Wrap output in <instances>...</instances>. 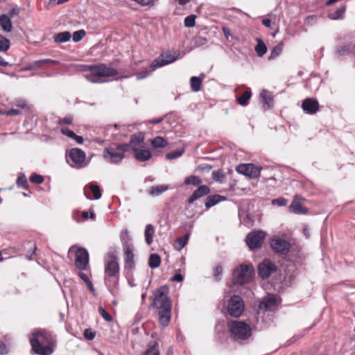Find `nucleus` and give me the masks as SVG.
I'll return each instance as SVG.
<instances>
[{
    "instance_id": "obj_20",
    "label": "nucleus",
    "mask_w": 355,
    "mask_h": 355,
    "mask_svg": "<svg viewBox=\"0 0 355 355\" xmlns=\"http://www.w3.org/2000/svg\"><path fill=\"white\" fill-rule=\"evenodd\" d=\"M134 247L128 246L123 248L124 260H125V269L132 270L135 268V254L133 253Z\"/></svg>"
},
{
    "instance_id": "obj_30",
    "label": "nucleus",
    "mask_w": 355,
    "mask_h": 355,
    "mask_svg": "<svg viewBox=\"0 0 355 355\" xmlns=\"http://www.w3.org/2000/svg\"><path fill=\"white\" fill-rule=\"evenodd\" d=\"M120 237L123 243V249L126 248L128 246L130 248L133 247L131 238L127 230H124L121 232Z\"/></svg>"
},
{
    "instance_id": "obj_48",
    "label": "nucleus",
    "mask_w": 355,
    "mask_h": 355,
    "mask_svg": "<svg viewBox=\"0 0 355 355\" xmlns=\"http://www.w3.org/2000/svg\"><path fill=\"white\" fill-rule=\"evenodd\" d=\"M85 35V32L83 30H79L73 33V40L76 42H79Z\"/></svg>"
},
{
    "instance_id": "obj_19",
    "label": "nucleus",
    "mask_w": 355,
    "mask_h": 355,
    "mask_svg": "<svg viewBox=\"0 0 355 355\" xmlns=\"http://www.w3.org/2000/svg\"><path fill=\"white\" fill-rule=\"evenodd\" d=\"M280 303L279 300L274 295H268L260 304V308L264 307L266 311H272Z\"/></svg>"
},
{
    "instance_id": "obj_6",
    "label": "nucleus",
    "mask_w": 355,
    "mask_h": 355,
    "mask_svg": "<svg viewBox=\"0 0 355 355\" xmlns=\"http://www.w3.org/2000/svg\"><path fill=\"white\" fill-rule=\"evenodd\" d=\"M254 274L252 265L241 264L233 272L232 283L234 284L243 285L250 282Z\"/></svg>"
},
{
    "instance_id": "obj_33",
    "label": "nucleus",
    "mask_w": 355,
    "mask_h": 355,
    "mask_svg": "<svg viewBox=\"0 0 355 355\" xmlns=\"http://www.w3.org/2000/svg\"><path fill=\"white\" fill-rule=\"evenodd\" d=\"M71 38L69 32L65 31L54 35V40L57 43H63L69 41Z\"/></svg>"
},
{
    "instance_id": "obj_26",
    "label": "nucleus",
    "mask_w": 355,
    "mask_h": 355,
    "mask_svg": "<svg viewBox=\"0 0 355 355\" xmlns=\"http://www.w3.org/2000/svg\"><path fill=\"white\" fill-rule=\"evenodd\" d=\"M204 75L202 77L193 76L190 79V85L191 90L194 92H199L201 89L202 83L203 80Z\"/></svg>"
},
{
    "instance_id": "obj_27",
    "label": "nucleus",
    "mask_w": 355,
    "mask_h": 355,
    "mask_svg": "<svg viewBox=\"0 0 355 355\" xmlns=\"http://www.w3.org/2000/svg\"><path fill=\"white\" fill-rule=\"evenodd\" d=\"M168 189V187L167 185L161 184L152 187L149 191L148 193L153 197L158 196L161 195L162 193L165 192Z\"/></svg>"
},
{
    "instance_id": "obj_55",
    "label": "nucleus",
    "mask_w": 355,
    "mask_h": 355,
    "mask_svg": "<svg viewBox=\"0 0 355 355\" xmlns=\"http://www.w3.org/2000/svg\"><path fill=\"white\" fill-rule=\"evenodd\" d=\"M96 336L95 332L92 331L89 329H86L84 331V336L88 340H93Z\"/></svg>"
},
{
    "instance_id": "obj_24",
    "label": "nucleus",
    "mask_w": 355,
    "mask_h": 355,
    "mask_svg": "<svg viewBox=\"0 0 355 355\" xmlns=\"http://www.w3.org/2000/svg\"><path fill=\"white\" fill-rule=\"evenodd\" d=\"M0 25L5 32H10L12 28L10 18L7 15L0 16Z\"/></svg>"
},
{
    "instance_id": "obj_32",
    "label": "nucleus",
    "mask_w": 355,
    "mask_h": 355,
    "mask_svg": "<svg viewBox=\"0 0 355 355\" xmlns=\"http://www.w3.org/2000/svg\"><path fill=\"white\" fill-rule=\"evenodd\" d=\"M154 234L155 229L153 226L150 224L147 225L145 229V240L148 245L152 243Z\"/></svg>"
},
{
    "instance_id": "obj_29",
    "label": "nucleus",
    "mask_w": 355,
    "mask_h": 355,
    "mask_svg": "<svg viewBox=\"0 0 355 355\" xmlns=\"http://www.w3.org/2000/svg\"><path fill=\"white\" fill-rule=\"evenodd\" d=\"M150 144L154 148H161L166 147L168 141L162 137L157 136L151 139Z\"/></svg>"
},
{
    "instance_id": "obj_47",
    "label": "nucleus",
    "mask_w": 355,
    "mask_h": 355,
    "mask_svg": "<svg viewBox=\"0 0 355 355\" xmlns=\"http://www.w3.org/2000/svg\"><path fill=\"white\" fill-rule=\"evenodd\" d=\"M72 122H73V116L69 115V116L64 117L63 119H60L58 121V124L61 127H64V125H70L72 123Z\"/></svg>"
},
{
    "instance_id": "obj_3",
    "label": "nucleus",
    "mask_w": 355,
    "mask_h": 355,
    "mask_svg": "<svg viewBox=\"0 0 355 355\" xmlns=\"http://www.w3.org/2000/svg\"><path fill=\"white\" fill-rule=\"evenodd\" d=\"M119 265L116 259L110 257L105 262V284L112 295H116L119 286Z\"/></svg>"
},
{
    "instance_id": "obj_53",
    "label": "nucleus",
    "mask_w": 355,
    "mask_h": 355,
    "mask_svg": "<svg viewBox=\"0 0 355 355\" xmlns=\"http://www.w3.org/2000/svg\"><path fill=\"white\" fill-rule=\"evenodd\" d=\"M223 274V268L221 266H217L214 269V277L216 280H220Z\"/></svg>"
},
{
    "instance_id": "obj_64",
    "label": "nucleus",
    "mask_w": 355,
    "mask_h": 355,
    "mask_svg": "<svg viewBox=\"0 0 355 355\" xmlns=\"http://www.w3.org/2000/svg\"><path fill=\"white\" fill-rule=\"evenodd\" d=\"M223 32L226 39L228 40L229 37L231 35L230 31L227 28L223 26Z\"/></svg>"
},
{
    "instance_id": "obj_28",
    "label": "nucleus",
    "mask_w": 355,
    "mask_h": 355,
    "mask_svg": "<svg viewBox=\"0 0 355 355\" xmlns=\"http://www.w3.org/2000/svg\"><path fill=\"white\" fill-rule=\"evenodd\" d=\"M225 198L219 195H214V196H209L207 198V201L205 202V207L207 208H210L215 205H216L218 202L225 200Z\"/></svg>"
},
{
    "instance_id": "obj_44",
    "label": "nucleus",
    "mask_w": 355,
    "mask_h": 355,
    "mask_svg": "<svg viewBox=\"0 0 355 355\" xmlns=\"http://www.w3.org/2000/svg\"><path fill=\"white\" fill-rule=\"evenodd\" d=\"M183 153H184L183 149L178 150L167 153L166 155V157L167 159H176V158L181 157L183 155Z\"/></svg>"
},
{
    "instance_id": "obj_52",
    "label": "nucleus",
    "mask_w": 355,
    "mask_h": 355,
    "mask_svg": "<svg viewBox=\"0 0 355 355\" xmlns=\"http://www.w3.org/2000/svg\"><path fill=\"white\" fill-rule=\"evenodd\" d=\"M60 132L65 136L71 138V139H73V137H75V133L69 130V128H66V127H61L60 128Z\"/></svg>"
},
{
    "instance_id": "obj_18",
    "label": "nucleus",
    "mask_w": 355,
    "mask_h": 355,
    "mask_svg": "<svg viewBox=\"0 0 355 355\" xmlns=\"http://www.w3.org/2000/svg\"><path fill=\"white\" fill-rule=\"evenodd\" d=\"M84 193L87 199L98 200L101 198V191L99 187L94 183H89L84 188Z\"/></svg>"
},
{
    "instance_id": "obj_61",
    "label": "nucleus",
    "mask_w": 355,
    "mask_h": 355,
    "mask_svg": "<svg viewBox=\"0 0 355 355\" xmlns=\"http://www.w3.org/2000/svg\"><path fill=\"white\" fill-rule=\"evenodd\" d=\"M7 346L2 342L0 341V354H5L8 353Z\"/></svg>"
},
{
    "instance_id": "obj_42",
    "label": "nucleus",
    "mask_w": 355,
    "mask_h": 355,
    "mask_svg": "<svg viewBox=\"0 0 355 355\" xmlns=\"http://www.w3.org/2000/svg\"><path fill=\"white\" fill-rule=\"evenodd\" d=\"M10 48V41L0 35V51L5 52Z\"/></svg>"
},
{
    "instance_id": "obj_12",
    "label": "nucleus",
    "mask_w": 355,
    "mask_h": 355,
    "mask_svg": "<svg viewBox=\"0 0 355 355\" xmlns=\"http://www.w3.org/2000/svg\"><path fill=\"white\" fill-rule=\"evenodd\" d=\"M270 246L275 252L286 254L290 250L291 245L287 240L278 236H275L271 239Z\"/></svg>"
},
{
    "instance_id": "obj_17",
    "label": "nucleus",
    "mask_w": 355,
    "mask_h": 355,
    "mask_svg": "<svg viewBox=\"0 0 355 355\" xmlns=\"http://www.w3.org/2000/svg\"><path fill=\"white\" fill-rule=\"evenodd\" d=\"M302 108L307 114H315L319 110L318 101L311 98H306L302 101Z\"/></svg>"
},
{
    "instance_id": "obj_63",
    "label": "nucleus",
    "mask_w": 355,
    "mask_h": 355,
    "mask_svg": "<svg viewBox=\"0 0 355 355\" xmlns=\"http://www.w3.org/2000/svg\"><path fill=\"white\" fill-rule=\"evenodd\" d=\"M79 276L87 284L88 282H89V279L88 277V276L85 274V273H83L82 272H79Z\"/></svg>"
},
{
    "instance_id": "obj_54",
    "label": "nucleus",
    "mask_w": 355,
    "mask_h": 355,
    "mask_svg": "<svg viewBox=\"0 0 355 355\" xmlns=\"http://www.w3.org/2000/svg\"><path fill=\"white\" fill-rule=\"evenodd\" d=\"M287 202V200L284 198H278L272 200V205H277L279 206H286Z\"/></svg>"
},
{
    "instance_id": "obj_45",
    "label": "nucleus",
    "mask_w": 355,
    "mask_h": 355,
    "mask_svg": "<svg viewBox=\"0 0 355 355\" xmlns=\"http://www.w3.org/2000/svg\"><path fill=\"white\" fill-rule=\"evenodd\" d=\"M145 355H159L157 345L154 343L153 345H149Z\"/></svg>"
},
{
    "instance_id": "obj_57",
    "label": "nucleus",
    "mask_w": 355,
    "mask_h": 355,
    "mask_svg": "<svg viewBox=\"0 0 355 355\" xmlns=\"http://www.w3.org/2000/svg\"><path fill=\"white\" fill-rule=\"evenodd\" d=\"M212 176L216 181H221L224 175L220 171H214L212 172Z\"/></svg>"
},
{
    "instance_id": "obj_43",
    "label": "nucleus",
    "mask_w": 355,
    "mask_h": 355,
    "mask_svg": "<svg viewBox=\"0 0 355 355\" xmlns=\"http://www.w3.org/2000/svg\"><path fill=\"white\" fill-rule=\"evenodd\" d=\"M196 15H190L184 19V26L187 27H193L196 25Z\"/></svg>"
},
{
    "instance_id": "obj_62",
    "label": "nucleus",
    "mask_w": 355,
    "mask_h": 355,
    "mask_svg": "<svg viewBox=\"0 0 355 355\" xmlns=\"http://www.w3.org/2000/svg\"><path fill=\"white\" fill-rule=\"evenodd\" d=\"M172 282H180L183 280V276L181 274H176L171 278Z\"/></svg>"
},
{
    "instance_id": "obj_36",
    "label": "nucleus",
    "mask_w": 355,
    "mask_h": 355,
    "mask_svg": "<svg viewBox=\"0 0 355 355\" xmlns=\"http://www.w3.org/2000/svg\"><path fill=\"white\" fill-rule=\"evenodd\" d=\"M32 64V67L33 69L40 68L44 64H57L59 63L58 60H51V59H44L36 60L33 62H31Z\"/></svg>"
},
{
    "instance_id": "obj_34",
    "label": "nucleus",
    "mask_w": 355,
    "mask_h": 355,
    "mask_svg": "<svg viewBox=\"0 0 355 355\" xmlns=\"http://www.w3.org/2000/svg\"><path fill=\"white\" fill-rule=\"evenodd\" d=\"M260 97L261 98V101L267 107H270L272 103V98L271 96V94L269 92L266 90H263L260 94Z\"/></svg>"
},
{
    "instance_id": "obj_49",
    "label": "nucleus",
    "mask_w": 355,
    "mask_h": 355,
    "mask_svg": "<svg viewBox=\"0 0 355 355\" xmlns=\"http://www.w3.org/2000/svg\"><path fill=\"white\" fill-rule=\"evenodd\" d=\"M98 312L105 320H106L107 322L112 321V316L103 307L98 308Z\"/></svg>"
},
{
    "instance_id": "obj_15",
    "label": "nucleus",
    "mask_w": 355,
    "mask_h": 355,
    "mask_svg": "<svg viewBox=\"0 0 355 355\" xmlns=\"http://www.w3.org/2000/svg\"><path fill=\"white\" fill-rule=\"evenodd\" d=\"M144 134L143 132H137L131 135L128 144H123V145H127L128 146V150L131 149L133 152L140 148L144 147Z\"/></svg>"
},
{
    "instance_id": "obj_4",
    "label": "nucleus",
    "mask_w": 355,
    "mask_h": 355,
    "mask_svg": "<svg viewBox=\"0 0 355 355\" xmlns=\"http://www.w3.org/2000/svg\"><path fill=\"white\" fill-rule=\"evenodd\" d=\"M84 70L90 72L85 75V78L93 83H104L105 78L114 77L118 73L116 69L103 64L85 66Z\"/></svg>"
},
{
    "instance_id": "obj_41",
    "label": "nucleus",
    "mask_w": 355,
    "mask_h": 355,
    "mask_svg": "<svg viewBox=\"0 0 355 355\" xmlns=\"http://www.w3.org/2000/svg\"><path fill=\"white\" fill-rule=\"evenodd\" d=\"M250 98L251 92L245 91L241 97L238 98L237 101L241 105L245 106L248 104V101Z\"/></svg>"
},
{
    "instance_id": "obj_60",
    "label": "nucleus",
    "mask_w": 355,
    "mask_h": 355,
    "mask_svg": "<svg viewBox=\"0 0 355 355\" xmlns=\"http://www.w3.org/2000/svg\"><path fill=\"white\" fill-rule=\"evenodd\" d=\"M20 113H21L20 111L19 110H17V109H11V110H8V111L4 112V114L8 115V116L18 115Z\"/></svg>"
},
{
    "instance_id": "obj_37",
    "label": "nucleus",
    "mask_w": 355,
    "mask_h": 355,
    "mask_svg": "<svg viewBox=\"0 0 355 355\" xmlns=\"http://www.w3.org/2000/svg\"><path fill=\"white\" fill-rule=\"evenodd\" d=\"M161 263L160 257L157 254H152L148 260V265L151 268H157Z\"/></svg>"
},
{
    "instance_id": "obj_9",
    "label": "nucleus",
    "mask_w": 355,
    "mask_h": 355,
    "mask_svg": "<svg viewBox=\"0 0 355 355\" xmlns=\"http://www.w3.org/2000/svg\"><path fill=\"white\" fill-rule=\"evenodd\" d=\"M180 57V53L176 51H168L162 53L157 58L150 64V68L157 69L168 64L174 62Z\"/></svg>"
},
{
    "instance_id": "obj_58",
    "label": "nucleus",
    "mask_w": 355,
    "mask_h": 355,
    "mask_svg": "<svg viewBox=\"0 0 355 355\" xmlns=\"http://www.w3.org/2000/svg\"><path fill=\"white\" fill-rule=\"evenodd\" d=\"M317 17L315 15L308 16L305 19V24L309 25H313L316 23Z\"/></svg>"
},
{
    "instance_id": "obj_10",
    "label": "nucleus",
    "mask_w": 355,
    "mask_h": 355,
    "mask_svg": "<svg viewBox=\"0 0 355 355\" xmlns=\"http://www.w3.org/2000/svg\"><path fill=\"white\" fill-rule=\"evenodd\" d=\"M243 302L239 296L234 295L229 300L227 311L231 316L239 317L243 313Z\"/></svg>"
},
{
    "instance_id": "obj_7",
    "label": "nucleus",
    "mask_w": 355,
    "mask_h": 355,
    "mask_svg": "<svg viewBox=\"0 0 355 355\" xmlns=\"http://www.w3.org/2000/svg\"><path fill=\"white\" fill-rule=\"evenodd\" d=\"M128 151V146L123 144H114L103 150V157L112 163H119L124 157V153Z\"/></svg>"
},
{
    "instance_id": "obj_8",
    "label": "nucleus",
    "mask_w": 355,
    "mask_h": 355,
    "mask_svg": "<svg viewBox=\"0 0 355 355\" xmlns=\"http://www.w3.org/2000/svg\"><path fill=\"white\" fill-rule=\"evenodd\" d=\"M67 161L71 167L76 168H84L88 164L85 153L78 148H71L69 151Z\"/></svg>"
},
{
    "instance_id": "obj_51",
    "label": "nucleus",
    "mask_w": 355,
    "mask_h": 355,
    "mask_svg": "<svg viewBox=\"0 0 355 355\" xmlns=\"http://www.w3.org/2000/svg\"><path fill=\"white\" fill-rule=\"evenodd\" d=\"M30 181L33 183L42 184L44 182V178L37 174H34L30 178Z\"/></svg>"
},
{
    "instance_id": "obj_56",
    "label": "nucleus",
    "mask_w": 355,
    "mask_h": 355,
    "mask_svg": "<svg viewBox=\"0 0 355 355\" xmlns=\"http://www.w3.org/2000/svg\"><path fill=\"white\" fill-rule=\"evenodd\" d=\"M207 40L205 37H198L195 39V44L197 46H200L206 44Z\"/></svg>"
},
{
    "instance_id": "obj_23",
    "label": "nucleus",
    "mask_w": 355,
    "mask_h": 355,
    "mask_svg": "<svg viewBox=\"0 0 355 355\" xmlns=\"http://www.w3.org/2000/svg\"><path fill=\"white\" fill-rule=\"evenodd\" d=\"M289 209L291 212L296 214H303L307 212V209L302 205L297 198L292 202Z\"/></svg>"
},
{
    "instance_id": "obj_40",
    "label": "nucleus",
    "mask_w": 355,
    "mask_h": 355,
    "mask_svg": "<svg viewBox=\"0 0 355 355\" xmlns=\"http://www.w3.org/2000/svg\"><path fill=\"white\" fill-rule=\"evenodd\" d=\"M202 183V180L196 175H190L187 177L184 180V184L189 185L192 184L194 186H198Z\"/></svg>"
},
{
    "instance_id": "obj_35",
    "label": "nucleus",
    "mask_w": 355,
    "mask_h": 355,
    "mask_svg": "<svg viewBox=\"0 0 355 355\" xmlns=\"http://www.w3.org/2000/svg\"><path fill=\"white\" fill-rule=\"evenodd\" d=\"M345 7L341 6L336 11L329 12L328 16L331 19H341L344 17Z\"/></svg>"
},
{
    "instance_id": "obj_16",
    "label": "nucleus",
    "mask_w": 355,
    "mask_h": 355,
    "mask_svg": "<svg viewBox=\"0 0 355 355\" xmlns=\"http://www.w3.org/2000/svg\"><path fill=\"white\" fill-rule=\"evenodd\" d=\"M258 269L260 277L265 279L276 270V266L271 261L265 259L259 265Z\"/></svg>"
},
{
    "instance_id": "obj_25",
    "label": "nucleus",
    "mask_w": 355,
    "mask_h": 355,
    "mask_svg": "<svg viewBox=\"0 0 355 355\" xmlns=\"http://www.w3.org/2000/svg\"><path fill=\"white\" fill-rule=\"evenodd\" d=\"M82 220L79 217V213L78 211H73L72 214V218L74 220H76L78 223H80L83 220H87L88 218H90L92 219L95 218V214L93 210H89V212L87 211H83L81 214Z\"/></svg>"
},
{
    "instance_id": "obj_38",
    "label": "nucleus",
    "mask_w": 355,
    "mask_h": 355,
    "mask_svg": "<svg viewBox=\"0 0 355 355\" xmlns=\"http://www.w3.org/2000/svg\"><path fill=\"white\" fill-rule=\"evenodd\" d=\"M189 238V234H185L184 236L180 237L176 240L175 248L178 250L182 249L188 243Z\"/></svg>"
},
{
    "instance_id": "obj_59",
    "label": "nucleus",
    "mask_w": 355,
    "mask_h": 355,
    "mask_svg": "<svg viewBox=\"0 0 355 355\" xmlns=\"http://www.w3.org/2000/svg\"><path fill=\"white\" fill-rule=\"evenodd\" d=\"M138 3L142 6H148L153 4L155 0H135Z\"/></svg>"
},
{
    "instance_id": "obj_5",
    "label": "nucleus",
    "mask_w": 355,
    "mask_h": 355,
    "mask_svg": "<svg viewBox=\"0 0 355 355\" xmlns=\"http://www.w3.org/2000/svg\"><path fill=\"white\" fill-rule=\"evenodd\" d=\"M231 338L239 343L248 340L252 335L250 324L241 320L230 321L227 324Z\"/></svg>"
},
{
    "instance_id": "obj_2",
    "label": "nucleus",
    "mask_w": 355,
    "mask_h": 355,
    "mask_svg": "<svg viewBox=\"0 0 355 355\" xmlns=\"http://www.w3.org/2000/svg\"><path fill=\"white\" fill-rule=\"evenodd\" d=\"M168 293L166 287H161L155 293L153 306L159 310V322L162 326L168 325L171 318V304Z\"/></svg>"
},
{
    "instance_id": "obj_39",
    "label": "nucleus",
    "mask_w": 355,
    "mask_h": 355,
    "mask_svg": "<svg viewBox=\"0 0 355 355\" xmlns=\"http://www.w3.org/2000/svg\"><path fill=\"white\" fill-rule=\"evenodd\" d=\"M283 43L280 42L275 46L270 52V55L268 57L269 60H272L279 55L283 50Z\"/></svg>"
},
{
    "instance_id": "obj_1",
    "label": "nucleus",
    "mask_w": 355,
    "mask_h": 355,
    "mask_svg": "<svg viewBox=\"0 0 355 355\" xmlns=\"http://www.w3.org/2000/svg\"><path fill=\"white\" fill-rule=\"evenodd\" d=\"M32 350L38 355H51L56 345V340L46 329L35 330L31 335Z\"/></svg>"
},
{
    "instance_id": "obj_50",
    "label": "nucleus",
    "mask_w": 355,
    "mask_h": 355,
    "mask_svg": "<svg viewBox=\"0 0 355 355\" xmlns=\"http://www.w3.org/2000/svg\"><path fill=\"white\" fill-rule=\"evenodd\" d=\"M17 184L18 187H22L24 189L27 187V180L24 175H21L18 177L17 180Z\"/></svg>"
},
{
    "instance_id": "obj_21",
    "label": "nucleus",
    "mask_w": 355,
    "mask_h": 355,
    "mask_svg": "<svg viewBox=\"0 0 355 355\" xmlns=\"http://www.w3.org/2000/svg\"><path fill=\"white\" fill-rule=\"evenodd\" d=\"M135 158L138 162L148 161L152 157V153L150 149L146 148H140L137 150L133 151Z\"/></svg>"
},
{
    "instance_id": "obj_31",
    "label": "nucleus",
    "mask_w": 355,
    "mask_h": 355,
    "mask_svg": "<svg viewBox=\"0 0 355 355\" xmlns=\"http://www.w3.org/2000/svg\"><path fill=\"white\" fill-rule=\"evenodd\" d=\"M257 44L254 48V50L258 56L262 57L267 52V46L262 40L258 38L257 40Z\"/></svg>"
},
{
    "instance_id": "obj_22",
    "label": "nucleus",
    "mask_w": 355,
    "mask_h": 355,
    "mask_svg": "<svg viewBox=\"0 0 355 355\" xmlns=\"http://www.w3.org/2000/svg\"><path fill=\"white\" fill-rule=\"evenodd\" d=\"M210 192L209 188L206 185L200 186L196 190L188 200L189 204L193 203L196 200L201 197L207 195Z\"/></svg>"
},
{
    "instance_id": "obj_11",
    "label": "nucleus",
    "mask_w": 355,
    "mask_h": 355,
    "mask_svg": "<svg viewBox=\"0 0 355 355\" xmlns=\"http://www.w3.org/2000/svg\"><path fill=\"white\" fill-rule=\"evenodd\" d=\"M266 237V232L262 230L250 232L246 237V243L250 250L261 248Z\"/></svg>"
},
{
    "instance_id": "obj_14",
    "label": "nucleus",
    "mask_w": 355,
    "mask_h": 355,
    "mask_svg": "<svg viewBox=\"0 0 355 355\" xmlns=\"http://www.w3.org/2000/svg\"><path fill=\"white\" fill-rule=\"evenodd\" d=\"M236 171L250 178H256L260 175V168L253 164H241L236 166Z\"/></svg>"
},
{
    "instance_id": "obj_13",
    "label": "nucleus",
    "mask_w": 355,
    "mask_h": 355,
    "mask_svg": "<svg viewBox=\"0 0 355 355\" xmlns=\"http://www.w3.org/2000/svg\"><path fill=\"white\" fill-rule=\"evenodd\" d=\"M75 265L77 268L81 270H87L89 266V253L83 248L77 249L75 253Z\"/></svg>"
},
{
    "instance_id": "obj_46",
    "label": "nucleus",
    "mask_w": 355,
    "mask_h": 355,
    "mask_svg": "<svg viewBox=\"0 0 355 355\" xmlns=\"http://www.w3.org/2000/svg\"><path fill=\"white\" fill-rule=\"evenodd\" d=\"M154 70L155 69H153V68L150 67V69H146L144 71L137 73V79L141 80V79H143V78H145L149 76L152 73L153 71H154Z\"/></svg>"
}]
</instances>
